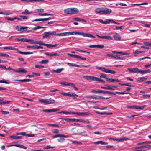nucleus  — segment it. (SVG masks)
<instances>
[{
	"label": "nucleus",
	"mask_w": 151,
	"mask_h": 151,
	"mask_svg": "<svg viewBox=\"0 0 151 151\" xmlns=\"http://www.w3.org/2000/svg\"><path fill=\"white\" fill-rule=\"evenodd\" d=\"M4 50L9 49L10 50L16 51H17L18 50V49L16 48L13 47L11 46L4 47Z\"/></svg>",
	"instance_id": "obj_15"
},
{
	"label": "nucleus",
	"mask_w": 151,
	"mask_h": 151,
	"mask_svg": "<svg viewBox=\"0 0 151 151\" xmlns=\"http://www.w3.org/2000/svg\"><path fill=\"white\" fill-rule=\"evenodd\" d=\"M19 16L20 17L22 18L23 19H28V17L27 16H23L22 15H19Z\"/></svg>",
	"instance_id": "obj_59"
},
{
	"label": "nucleus",
	"mask_w": 151,
	"mask_h": 151,
	"mask_svg": "<svg viewBox=\"0 0 151 151\" xmlns=\"http://www.w3.org/2000/svg\"><path fill=\"white\" fill-rule=\"evenodd\" d=\"M151 144V141H146L144 142H141L140 143H138V145H141L143 144L147 145L148 144Z\"/></svg>",
	"instance_id": "obj_31"
},
{
	"label": "nucleus",
	"mask_w": 151,
	"mask_h": 151,
	"mask_svg": "<svg viewBox=\"0 0 151 151\" xmlns=\"http://www.w3.org/2000/svg\"><path fill=\"white\" fill-rule=\"evenodd\" d=\"M0 56H3L4 57H9V56L8 55L5 54H3V53H0Z\"/></svg>",
	"instance_id": "obj_50"
},
{
	"label": "nucleus",
	"mask_w": 151,
	"mask_h": 151,
	"mask_svg": "<svg viewBox=\"0 0 151 151\" xmlns=\"http://www.w3.org/2000/svg\"><path fill=\"white\" fill-rule=\"evenodd\" d=\"M102 14H109L111 12V9L106 8H102Z\"/></svg>",
	"instance_id": "obj_3"
},
{
	"label": "nucleus",
	"mask_w": 151,
	"mask_h": 151,
	"mask_svg": "<svg viewBox=\"0 0 151 151\" xmlns=\"http://www.w3.org/2000/svg\"><path fill=\"white\" fill-rule=\"evenodd\" d=\"M45 55L47 56H59L60 55H58L57 53H55L54 54H51L49 53H46Z\"/></svg>",
	"instance_id": "obj_28"
},
{
	"label": "nucleus",
	"mask_w": 151,
	"mask_h": 151,
	"mask_svg": "<svg viewBox=\"0 0 151 151\" xmlns=\"http://www.w3.org/2000/svg\"><path fill=\"white\" fill-rule=\"evenodd\" d=\"M61 134H57L52 136L51 137L53 138H55L56 137H61Z\"/></svg>",
	"instance_id": "obj_49"
},
{
	"label": "nucleus",
	"mask_w": 151,
	"mask_h": 151,
	"mask_svg": "<svg viewBox=\"0 0 151 151\" xmlns=\"http://www.w3.org/2000/svg\"><path fill=\"white\" fill-rule=\"evenodd\" d=\"M44 45L45 46H47L48 48H50L52 47H56L57 45V44L52 45L44 43Z\"/></svg>",
	"instance_id": "obj_18"
},
{
	"label": "nucleus",
	"mask_w": 151,
	"mask_h": 151,
	"mask_svg": "<svg viewBox=\"0 0 151 151\" xmlns=\"http://www.w3.org/2000/svg\"><path fill=\"white\" fill-rule=\"evenodd\" d=\"M49 61L47 60H42L39 62V63L42 64H46L48 63Z\"/></svg>",
	"instance_id": "obj_33"
},
{
	"label": "nucleus",
	"mask_w": 151,
	"mask_h": 151,
	"mask_svg": "<svg viewBox=\"0 0 151 151\" xmlns=\"http://www.w3.org/2000/svg\"><path fill=\"white\" fill-rule=\"evenodd\" d=\"M74 86H75V85L74 83L67 82V86L73 87Z\"/></svg>",
	"instance_id": "obj_56"
},
{
	"label": "nucleus",
	"mask_w": 151,
	"mask_h": 151,
	"mask_svg": "<svg viewBox=\"0 0 151 151\" xmlns=\"http://www.w3.org/2000/svg\"><path fill=\"white\" fill-rule=\"evenodd\" d=\"M89 47L91 48H102L104 47V46L102 45H90Z\"/></svg>",
	"instance_id": "obj_4"
},
{
	"label": "nucleus",
	"mask_w": 151,
	"mask_h": 151,
	"mask_svg": "<svg viewBox=\"0 0 151 151\" xmlns=\"http://www.w3.org/2000/svg\"><path fill=\"white\" fill-rule=\"evenodd\" d=\"M39 101H40V102L46 104V99H39Z\"/></svg>",
	"instance_id": "obj_61"
},
{
	"label": "nucleus",
	"mask_w": 151,
	"mask_h": 151,
	"mask_svg": "<svg viewBox=\"0 0 151 151\" xmlns=\"http://www.w3.org/2000/svg\"><path fill=\"white\" fill-rule=\"evenodd\" d=\"M61 119L63 120H65L66 121H73V119L71 118H61Z\"/></svg>",
	"instance_id": "obj_37"
},
{
	"label": "nucleus",
	"mask_w": 151,
	"mask_h": 151,
	"mask_svg": "<svg viewBox=\"0 0 151 151\" xmlns=\"http://www.w3.org/2000/svg\"><path fill=\"white\" fill-rule=\"evenodd\" d=\"M73 114H76L79 116H84L88 115L90 114V112L89 111L84 112H74Z\"/></svg>",
	"instance_id": "obj_6"
},
{
	"label": "nucleus",
	"mask_w": 151,
	"mask_h": 151,
	"mask_svg": "<svg viewBox=\"0 0 151 151\" xmlns=\"http://www.w3.org/2000/svg\"><path fill=\"white\" fill-rule=\"evenodd\" d=\"M65 140V139L63 138H61L60 139H57V140L60 142L62 143L63 142L64 140Z\"/></svg>",
	"instance_id": "obj_47"
},
{
	"label": "nucleus",
	"mask_w": 151,
	"mask_h": 151,
	"mask_svg": "<svg viewBox=\"0 0 151 151\" xmlns=\"http://www.w3.org/2000/svg\"><path fill=\"white\" fill-rule=\"evenodd\" d=\"M34 44L35 45L38 44L40 45H44V43L40 41H35Z\"/></svg>",
	"instance_id": "obj_27"
},
{
	"label": "nucleus",
	"mask_w": 151,
	"mask_h": 151,
	"mask_svg": "<svg viewBox=\"0 0 151 151\" xmlns=\"http://www.w3.org/2000/svg\"><path fill=\"white\" fill-rule=\"evenodd\" d=\"M71 142L73 144L79 145L81 144V142L77 141L71 140Z\"/></svg>",
	"instance_id": "obj_43"
},
{
	"label": "nucleus",
	"mask_w": 151,
	"mask_h": 151,
	"mask_svg": "<svg viewBox=\"0 0 151 151\" xmlns=\"http://www.w3.org/2000/svg\"><path fill=\"white\" fill-rule=\"evenodd\" d=\"M69 66H75L76 67V64L74 63H66Z\"/></svg>",
	"instance_id": "obj_45"
},
{
	"label": "nucleus",
	"mask_w": 151,
	"mask_h": 151,
	"mask_svg": "<svg viewBox=\"0 0 151 151\" xmlns=\"http://www.w3.org/2000/svg\"><path fill=\"white\" fill-rule=\"evenodd\" d=\"M35 67L37 68L41 69L44 68V66L42 65H35Z\"/></svg>",
	"instance_id": "obj_40"
},
{
	"label": "nucleus",
	"mask_w": 151,
	"mask_h": 151,
	"mask_svg": "<svg viewBox=\"0 0 151 151\" xmlns=\"http://www.w3.org/2000/svg\"><path fill=\"white\" fill-rule=\"evenodd\" d=\"M35 11H37L38 12L42 13L44 12V10L42 9H37L35 10Z\"/></svg>",
	"instance_id": "obj_51"
},
{
	"label": "nucleus",
	"mask_w": 151,
	"mask_h": 151,
	"mask_svg": "<svg viewBox=\"0 0 151 151\" xmlns=\"http://www.w3.org/2000/svg\"><path fill=\"white\" fill-rule=\"evenodd\" d=\"M94 144L95 145L101 144L102 145H107L108 143L107 142H105L102 141H99L94 142Z\"/></svg>",
	"instance_id": "obj_17"
},
{
	"label": "nucleus",
	"mask_w": 151,
	"mask_h": 151,
	"mask_svg": "<svg viewBox=\"0 0 151 151\" xmlns=\"http://www.w3.org/2000/svg\"><path fill=\"white\" fill-rule=\"evenodd\" d=\"M106 81H107L111 82H119L120 81L119 80L118 78L113 79L111 78H106Z\"/></svg>",
	"instance_id": "obj_11"
},
{
	"label": "nucleus",
	"mask_w": 151,
	"mask_h": 151,
	"mask_svg": "<svg viewBox=\"0 0 151 151\" xmlns=\"http://www.w3.org/2000/svg\"><path fill=\"white\" fill-rule=\"evenodd\" d=\"M103 39L108 40H111V38L110 36H103Z\"/></svg>",
	"instance_id": "obj_41"
},
{
	"label": "nucleus",
	"mask_w": 151,
	"mask_h": 151,
	"mask_svg": "<svg viewBox=\"0 0 151 151\" xmlns=\"http://www.w3.org/2000/svg\"><path fill=\"white\" fill-rule=\"evenodd\" d=\"M64 70V69L63 68H61L60 69H57L56 70H54V71L56 73H59L61 72L62 70Z\"/></svg>",
	"instance_id": "obj_34"
},
{
	"label": "nucleus",
	"mask_w": 151,
	"mask_h": 151,
	"mask_svg": "<svg viewBox=\"0 0 151 151\" xmlns=\"http://www.w3.org/2000/svg\"><path fill=\"white\" fill-rule=\"evenodd\" d=\"M127 70L129 71L131 73H139V69L137 68H134L133 69L128 68Z\"/></svg>",
	"instance_id": "obj_9"
},
{
	"label": "nucleus",
	"mask_w": 151,
	"mask_h": 151,
	"mask_svg": "<svg viewBox=\"0 0 151 151\" xmlns=\"http://www.w3.org/2000/svg\"><path fill=\"white\" fill-rule=\"evenodd\" d=\"M15 81H19L22 82H30L31 81V80L30 79H24L16 80H15Z\"/></svg>",
	"instance_id": "obj_23"
},
{
	"label": "nucleus",
	"mask_w": 151,
	"mask_h": 151,
	"mask_svg": "<svg viewBox=\"0 0 151 151\" xmlns=\"http://www.w3.org/2000/svg\"><path fill=\"white\" fill-rule=\"evenodd\" d=\"M48 126H56L57 127H59V126L58 125L55 124H47Z\"/></svg>",
	"instance_id": "obj_58"
},
{
	"label": "nucleus",
	"mask_w": 151,
	"mask_h": 151,
	"mask_svg": "<svg viewBox=\"0 0 151 151\" xmlns=\"http://www.w3.org/2000/svg\"><path fill=\"white\" fill-rule=\"evenodd\" d=\"M60 110V109H43V111L45 112L50 113L54 112Z\"/></svg>",
	"instance_id": "obj_10"
},
{
	"label": "nucleus",
	"mask_w": 151,
	"mask_h": 151,
	"mask_svg": "<svg viewBox=\"0 0 151 151\" xmlns=\"http://www.w3.org/2000/svg\"><path fill=\"white\" fill-rule=\"evenodd\" d=\"M18 51V52L19 53L22 54H24V55H28V54H33V52H22L19 50H17Z\"/></svg>",
	"instance_id": "obj_16"
},
{
	"label": "nucleus",
	"mask_w": 151,
	"mask_h": 151,
	"mask_svg": "<svg viewBox=\"0 0 151 151\" xmlns=\"http://www.w3.org/2000/svg\"><path fill=\"white\" fill-rule=\"evenodd\" d=\"M57 113L58 114H61L63 113L64 114H73L74 112H71V111L69 112H67V111H62L60 112H58Z\"/></svg>",
	"instance_id": "obj_22"
},
{
	"label": "nucleus",
	"mask_w": 151,
	"mask_h": 151,
	"mask_svg": "<svg viewBox=\"0 0 151 151\" xmlns=\"http://www.w3.org/2000/svg\"><path fill=\"white\" fill-rule=\"evenodd\" d=\"M144 44L146 46H151V43L145 42L144 43Z\"/></svg>",
	"instance_id": "obj_64"
},
{
	"label": "nucleus",
	"mask_w": 151,
	"mask_h": 151,
	"mask_svg": "<svg viewBox=\"0 0 151 151\" xmlns=\"http://www.w3.org/2000/svg\"><path fill=\"white\" fill-rule=\"evenodd\" d=\"M55 147H51L50 146H47L45 147L44 148V149H48L49 148H54Z\"/></svg>",
	"instance_id": "obj_54"
},
{
	"label": "nucleus",
	"mask_w": 151,
	"mask_h": 151,
	"mask_svg": "<svg viewBox=\"0 0 151 151\" xmlns=\"http://www.w3.org/2000/svg\"><path fill=\"white\" fill-rule=\"evenodd\" d=\"M100 77L101 78H104L106 79V78H106V77L107 76L105 74L103 73H100Z\"/></svg>",
	"instance_id": "obj_39"
},
{
	"label": "nucleus",
	"mask_w": 151,
	"mask_h": 151,
	"mask_svg": "<svg viewBox=\"0 0 151 151\" xmlns=\"http://www.w3.org/2000/svg\"><path fill=\"white\" fill-rule=\"evenodd\" d=\"M104 86L106 87V90L111 91L115 90V89L112 88V85H108L107 84H105L104 85Z\"/></svg>",
	"instance_id": "obj_20"
},
{
	"label": "nucleus",
	"mask_w": 151,
	"mask_h": 151,
	"mask_svg": "<svg viewBox=\"0 0 151 151\" xmlns=\"http://www.w3.org/2000/svg\"><path fill=\"white\" fill-rule=\"evenodd\" d=\"M106 55L109 57H111V58H114L116 59H120L122 60L123 59V58H121L120 57L119 55H113L112 54H107Z\"/></svg>",
	"instance_id": "obj_5"
},
{
	"label": "nucleus",
	"mask_w": 151,
	"mask_h": 151,
	"mask_svg": "<svg viewBox=\"0 0 151 151\" xmlns=\"http://www.w3.org/2000/svg\"><path fill=\"white\" fill-rule=\"evenodd\" d=\"M52 132L54 133L58 134L59 132V131L58 129H55L52 131Z\"/></svg>",
	"instance_id": "obj_57"
},
{
	"label": "nucleus",
	"mask_w": 151,
	"mask_h": 151,
	"mask_svg": "<svg viewBox=\"0 0 151 151\" xmlns=\"http://www.w3.org/2000/svg\"><path fill=\"white\" fill-rule=\"evenodd\" d=\"M19 73H25L27 72V71L24 68H19Z\"/></svg>",
	"instance_id": "obj_38"
},
{
	"label": "nucleus",
	"mask_w": 151,
	"mask_h": 151,
	"mask_svg": "<svg viewBox=\"0 0 151 151\" xmlns=\"http://www.w3.org/2000/svg\"><path fill=\"white\" fill-rule=\"evenodd\" d=\"M151 147L150 145H144L138 147H137L135 148V149H140L142 148H149Z\"/></svg>",
	"instance_id": "obj_25"
},
{
	"label": "nucleus",
	"mask_w": 151,
	"mask_h": 151,
	"mask_svg": "<svg viewBox=\"0 0 151 151\" xmlns=\"http://www.w3.org/2000/svg\"><path fill=\"white\" fill-rule=\"evenodd\" d=\"M40 26H38L36 27H35L32 28V30L34 31H35L37 30V29H40Z\"/></svg>",
	"instance_id": "obj_52"
},
{
	"label": "nucleus",
	"mask_w": 151,
	"mask_h": 151,
	"mask_svg": "<svg viewBox=\"0 0 151 151\" xmlns=\"http://www.w3.org/2000/svg\"><path fill=\"white\" fill-rule=\"evenodd\" d=\"M55 100L50 98L46 99V104H52L55 103Z\"/></svg>",
	"instance_id": "obj_12"
},
{
	"label": "nucleus",
	"mask_w": 151,
	"mask_h": 151,
	"mask_svg": "<svg viewBox=\"0 0 151 151\" xmlns=\"http://www.w3.org/2000/svg\"><path fill=\"white\" fill-rule=\"evenodd\" d=\"M78 10L75 8H68L64 10L65 13L68 14H73L78 13Z\"/></svg>",
	"instance_id": "obj_1"
},
{
	"label": "nucleus",
	"mask_w": 151,
	"mask_h": 151,
	"mask_svg": "<svg viewBox=\"0 0 151 151\" xmlns=\"http://www.w3.org/2000/svg\"><path fill=\"white\" fill-rule=\"evenodd\" d=\"M104 99V97L101 96H98L96 95L93 96V99Z\"/></svg>",
	"instance_id": "obj_35"
},
{
	"label": "nucleus",
	"mask_w": 151,
	"mask_h": 151,
	"mask_svg": "<svg viewBox=\"0 0 151 151\" xmlns=\"http://www.w3.org/2000/svg\"><path fill=\"white\" fill-rule=\"evenodd\" d=\"M141 23L144 25L143 26L144 27L149 28L150 27V25L149 24H146L145 23L143 22H142Z\"/></svg>",
	"instance_id": "obj_55"
},
{
	"label": "nucleus",
	"mask_w": 151,
	"mask_h": 151,
	"mask_svg": "<svg viewBox=\"0 0 151 151\" xmlns=\"http://www.w3.org/2000/svg\"><path fill=\"white\" fill-rule=\"evenodd\" d=\"M102 9H101L100 8H98L96 9L95 12L96 13H99L102 14Z\"/></svg>",
	"instance_id": "obj_32"
},
{
	"label": "nucleus",
	"mask_w": 151,
	"mask_h": 151,
	"mask_svg": "<svg viewBox=\"0 0 151 151\" xmlns=\"http://www.w3.org/2000/svg\"><path fill=\"white\" fill-rule=\"evenodd\" d=\"M31 13L27 9H25L24 12H22V14H30Z\"/></svg>",
	"instance_id": "obj_42"
},
{
	"label": "nucleus",
	"mask_w": 151,
	"mask_h": 151,
	"mask_svg": "<svg viewBox=\"0 0 151 151\" xmlns=\"http://www.w3.org/2000/svg\"><path fill=\"white\" fill-rule=\"evenodd\" d=\"M148 3H144L142 4H131V5H133V6H139L140 5H146L148 4Z\"/></svg>",
	"instance_id": "obj_29"
},
{
	"label": "nucleus",
	"mask_w": 151,
	"mask_h": 151,
	"mask_svg": "<svg viewBox=\"0 0 151 151\" xmlns=\"http://www.w3.org/2000/svg\"><path fill=\"white\" fill-rule=\"evenodd\" d=\"M77 35H82L84 37H88L93 38H95V37L93 35L91 34L87 33L82 32H78Z\"/></svg>",
	"instance_id": "obj_2"
},
{
	"label": "nucleus",
	"mask_w": 151,
	"mask_h": 151,
	"mask_svg": "<svg viewBox=\"0 0 151 151\" xmlns=\"http://www.w3.org/2000/svg\"><path fill=\"white\" fill-rule=\"evenodd\" d=\"M114 39L116 40H119L121 38L120 36L117 34H116L114 35Z\"/></svg>",
	"instance_id": "obj_30"
},
{
	"label": "nucleus",
	"mask_w": 151,
	"mask_h": 151,
	"mask_svg": "<svg viewBox=\"0 0 151 151\" xmlns=\"http://www.w3.org/2000/svg\"><path fill=\"white\" fill-rule=\"evenodd\" d=\"M98 78L92 76V80H93L94 81H98Z\"/></svg>",
	"instance_id": "obj_53"
},
{
	"label": "nucleus",
	"mask_w": 151,
	"mask_h": 151,
	"mask_svg": "<svg viewBox=\"0 0 151 151\" xmlns=\"http://www.w3.org/2000/svg\"><path fill=\"white\" fill-rule=\"evenodd\" d=\"M9 138H12L14 139H21L22 138V136H10L9 137Z\"/></svg>",
	"instance_id": "obj_21"
},
{
	"label": "nucleus",
	"mask_w": 151,
	"mask_h": 151,
	"mask_svg": "<svg viewBox=\"0 0 151 151\" xmlns=\"http://www.w3.org/2000/svg\"><path fill=\"white\" fill-rule=\"evenodd\" d=\"M81 122L83 123H90V121L88 120H85L84 119H82L81 120Z\"/></svg>",
	"instance_id": "obj_60"
},
{
	"label": "nucleus",
	"mask_w": 151,
	"mask_h": 151,
	"mask_svg": "<svg viewBox=\"0 0 151 151\" xmlns=\"http://www.w3.org/2000/svg\"><path fill=\"white\" fill-rule=\"evenodd\" d=\"M129 139V138H127L126 137H124L120 139H119V142L122 141L126 140H128Z\"/></svg>",
	"instance_id": "obj_48"
},
{
	"label": "nucleus",
	"mask_w": 151,
	"mask_h": 151,
	"mask_svg": "<svg viewBox=\"0 0 151 151\" xmlns=\"http://www.w3.org/2000/svg\"><path fill=\"white\" fill-rule=\"evenodd\" d=\"M63 33V36H68L70 35H77L78 32H65Z\"/></svg>",
	"instance_id": "obj_7"
},
{
	"label": "nucleus",
	"mask_w": 151,
	"mask_h": 151,
	"mask_svg": "<svg viewBox=\"0 0 151 151\" xmlns=\"http://www.w3.org/2000/svg\"><path fill=\"white\" fill-rule=\"evenodd\" d=\"M147 79V78H146L144 77H142L138 78L137 80L138 81L142 82L146 80Z\"/></svg>",
	"instance_id": "obj_24"
},
{
	"label": "nucleus",
	"mask_w": 151,
	"mask_h": 151,
	"mask_svg": "<svg viewBox=\"0 0 151 151\" xmlns=\"http://www.w3.org/2000/svg\"><path fill=\"white\" fill-rule=\"evenodd\" d=\"M28 28L27 27H20V31L23 32L24 31H25V29H26V31L27 30V29Z\"/></svg>",
	"instance_id": "obj_36"
},
{
	"label": "nucleus",
	"mask_w": 151,
	"mask_h": 151,
	"mask_svg": "<svg viewBox=\"0 0 151 151\" xmlns=\"http://www.w3.org/2000/svg\"><path fill=\"white\" fill-rule=\"evenodd\" d=\"M43 35L42 36L43 38H45L47 37H50L49 32H45L43 33Z\"/></svg>",
	"instance_id": "obj_26"
},
{
	"label": "nucleus",
	"mask_w": 151,
	"mask_h": 151,
	"mask_svg": "<svg viewBox=\"0 0 151 151\" xmlns=\"http://www.w3.org/2000/svg\"><path fill=\"white\" fill-rule=\"evenodd\" d=\"M27 48H32L33 49H38L39 48L43 49V47L40 46H27Z\"/></svg>",
	"instance_id": "obj_8"
},
{
	"label": "nucleus",
	"mask_w": 151,
	"mask_h": 151,
	"mask_svg": "<svg viewBox=\"0 0 151 151\" xmlns=\"http://www.w3.org/2000/svg\"><path fill=\"white\" fill-rule=\"evenodd\" d=\"M16 40L21 41L22 42H28V40L27 38H16L15 39Z\"/></svg>",
	"instance_id": "obj_14"
},
{
	"label": "nucleus",
	"mask_w": 151,
	"mask_h": 151,
	"mask_svg": "<svg viewBox=\"0 0 151 151\" xmlns=\"http://www.w3.org/2000/svg\"><path fill=\"white\" fill-rule=\"evenodd\" d=\"M1 112L4 114H8L9 113V111H1Z\"/></svg>",
	"instance_id": "obj_62"
},
{
	"label": "nucleus",
	"mask_w": 151,
	"mask_h": 151,
	"mask_svg": "<svg viewBox=\"0 0 151 151\" xmlns=\"http://www.w3.org/2000/svg\"><path fill=\"white\" fill-rule=\"evenodd\" d=\"M67 55H69L70 56H71L72 57H74V58H78V55H74L72 54H70V53H68Z\"/></svg>",
	"instance_id": "obj_46"
},
{
	"label": "nucleus",
	"mask_w": 151,
	"mask_h": 151,
	"mask_svg": "<svg viewBox=\"0 0 151 151\" xmlns=\"http://www.w3.org/2000/svg\"><path fill=\"white\" fill-rule=\"evenodd\" d=\"M5 18L6 19H7L9 21H13L14 20L16 19V17H14V18H12L10 17H5Z\"/></svg>",
	"instance_id": "obj_44"
},
{
	"label": "nucleus",
	"mask_w": 151,
	"mask_h": 151,
	"mask_svg": "<svg viewBox=\"0 0 151 151\" xmlns=\"http://www.w3.org/2000/svg\"><path fill=\"white\" fill-rule=\"evenodd\" d=\"M16 146V147H20L21 148H22L25 149H27V147H26L24 145H20V144L19 145L16 144V145H9L7 146V147H11V146Z\"/></svg>",
	"instance_id": "obj_13"
},
{
	"label": "nucleus",
	"mask_w": 151,
	"mask_h": 151,
	"mask_svg": "<svg viewBox=\"0 0 151 151\" xmlns=\"http://www.w3.org/2000/svg\"><path fill=\"white\" fill-rule=\"evenodd\" d=\"M50 35H56V32L55 31H53L51 32H49Z\"/></svg>",
	"instance_id": "obj_63"
},
{
	"label": "nucleus",
	"mask_w": 151,
	"mask_h": 151,
	"mask_svg": "<svg viewBox=\"0 0 151 151\" xmlns=\"http://www.w3.org/2000/svg\"><path fill=\"white\" fill-rule=\"evenodd\" d=\"M151 72V71L150 69H147L145 70H139V73H140L141 74H145L148 73H150Z\"/></svg>",
	"instance_id": "obj_19"
}]
</instances>
